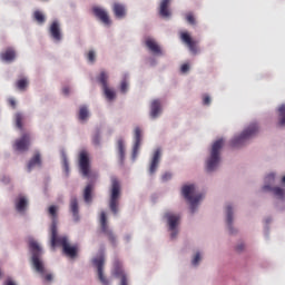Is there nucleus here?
Wrapping results in <instances>:
<instances>
[{
    "mask_svg": "<svg viewBox=\"0 0 285 285\" xmlns=\"http://www.w3.org/2000/svg\"><path fill=\"white\" fill-rule=\"evenodd\" d=\"M202 261V255L199 253H197L194 257V259L191 261V264L194 266H197V264H199V262Z\"/></svg>",
    "mask_w": 285,
    "mask_h": 285,
    "instance_id": "41",
    "label": "nucleus"
},
{
    "mask_svg": "<svg viewBox=\"0 0 285 285\" xmlns=\"http://www.w3.org/2000/svg\"><path fill=\"white\" fill-rule=\"evenodd\" d=\"M50 244L53 250L55 248H57V246H61L67 257H71V258L77 257V246H70L68 244V237L59 236V232L55 223L52 226H50Z\"/></svg>",
    "mask_w": 285,
    "mask_h": 285,
    "instance_id": "2",
    "label": "nucleus"
},
{
    "mask_svg": "<svg viewBox=\"0 0 285 285\" xmlns=\"http://www.w3.org/2000/svg\"><path fill=\"white\" fill-rule=\"evenodd\" d=\"M98 82L102 86L104 95L108 101H112L117 94L115 89L108 87V75L106 71H101L100 75L97 77Z\"/></svg>",
    "mask_w": 285,
    "mask_h": 285,
    "instance_id": "8",
    "label": "nucleus"
},
{
    "mask_svg": "<svg viewBox=\"0 0 285 285\" xmlns=\"http://www.w3.org/2000/svg\"><path fill=\"white\" fill-rule=\"evenodd\" d=\"M14 150L26 153L30 148V134H23L21 138L17 139L13 145Z\"/></svg>",
    "mask_w": 285,
    "mask_h": 285,
    "instance_id": "14",
    "label": "nucleus"
},
{
    "mask_svg": "<svg viewBox=\"0 0 285 285\" xmlns=\"http://www.w3.org/2000/svg\"><path fill=\"white\" fill-rule=\"evenodd\" d=\"M263 190L272 191L278 199H284L285 190L282 187H271V185H265Z\"/></svg>",
    "mask_w": 285,
    "mask_h": 285,
    "instance_id": "26",
    "label": "nucleus"
},
{
    "mask_svg": "<svg viewBox=\"0 0 285 285\" xmlns=\"http://www.w3.org/2000/svg\"><path fill=\"white\" fill-rule=\"evenodd\" d=\"M69 210L72 214L73 220L79 222V200L77 197L70 198Z\"/></svg>",
    "mask_w": 285,
    "mask_h": 285,
    "instance_id": "20",
    "label": "nucleus"
},
{
    "mask_svg": "<svg viewBox=\"0 0 285 285\" xmlns=\"http://www.w3.org/2000/svg\"><path fill=\"white\" fill-rule=\"evenodd\" d=\"M161 112V101L159 99H155L150 104V117L151 119H157L159 114Z\"/></svg>",
    "mask_w": 285,
    "mask_h": 285,
    "instance_id": "22",
    "label": "nucleus"
},
{
    "mask_svg": "<svg viewBox=\"0 0 285 285\" xmlns=\"http://www.w3.org/2000/svg\"><path fill=\"white\" fill-rule=\"evenodd\" d=\"M203 104H204L205 106H208V105L210 104V97L205 96L204 99H203Z\"/></svg>",
    "mask_w": 285,
    "mask_h": 285,
    "instance_id": "46",
    "label": "nucleus"
},
{
    "mask_svg": "<svg viewBox=\"0 0 285 285\" xmlns=\"http://www.w3.org/2000/svg\"><path fill=\"white\" fill-rule=\"evenodd\" d=\"M224 147V138L216 140L210 150V157L207 159L206 168L208 173H213L219 165V150Z\"/></svg>",
    "mask_w": 285,
    "mask_h": 285,
    "instance_id": "5",
    "label": "nucleus"
},
{
    "mask_svg": "<svg viewBox=\"0 0 285 285\" xmlns=\"http://www.w3.org/2000/svg\"><path fill=\"white\" fill-rule=\"evenodd\" d=\"M243 248H244V244H240V245H238V246L236 247V250L242 252Z\"/></svg>",
    "mask_w": 285,
    "mask_h": 285,
    "instance_id": "50",
    "label": "nucleus"
},
{
    "mask_svg": "<svg viewBox=\"0 0 285 285\" xmlns=\"http://www.w3.org/2000/svg\"><path fill=\"white\" fill-rule=\"evenodd\" d=\"M90 117V111H88V107L81 106L78 114V119L80 121H86Z\"/></svg>",
    "mask_w": 285,
    "mask_h": 285,
    "instance_id": "29",
    "label": "nucleus"
},
{
    "mask_svg": "<svg viewBox=\"0 0 285 285\" xmlns=\"http://www.w3.org/2000/svg\"><path fill=\"white\" fill-rule=\"evenodd\" d=\"M100 141H101V137L99 136V132H97L92 137V144H94V146H99Z\"/></svg>",
    "mask_w": 285,
    "mask_h": 285,
    "instance_id": "39",
    "label": "nucleus"
},
{
    "mask_svg": "<svg viewBox=\"0 0 285 285\" xmlns=\"http://www.w3.org/2000/svg\"><path fill=\"white\" fill-rule=\"evenodd\" d=\"M119 199H121V183L117 177H112L109 188V208L114 215L119 213Z\"/></svg>",
    "mask_w": 285,
    "mask_h": 285,
    "instance_id": "3",
    "label": "nucleus"
},
{
    "mask_svg": "<svg viewBox=\"0 0 285 285\" xmlns=\"http://www.w3.org/2000/svg\"><path fill=\"white\" fill-rule=\"evenodd\" d=\"M173 0H161L160 1V7H159V14L160 17H164L165 19L170 17V2Z\"/></svg>",
    "mask_w": 285,
    "mask_h": 285,
    "instance_id": "23",
    "label": "nucleus"
},
{
    "mask_svg": "<svg viewBox=\"0 0 285 285\" xmlns=\"http://www.w3.org/2000/svg\"><path fill=\"white\" fill-rule=\"evenodd\" d=\"M117 146L120 159H124V155H126V146L124 145V139H119L117 141Z\"/></svg>",
    "mask_w": 285,
    "mask_h": 285,
    "instance_id": "35",
    "label": "nucleus"
},
{
    "mask_svg": "<svg viewBox=\"0 0 285 285\" xmlns=\"http://www.w3.org/2000/svg\"><path fill=\"white\" fill-rule=\"evenodd\" d=\"M105 262H106V259L104 258V255L97 256L96 258L92 259V264H94V266H96V268L98 271V279H99L100 284L110 285V281H108V278H106V276L104 275Z\"/></svg>",
    "mask_w": 285,
    "mask_h": 285,
    "instance_id": "9",
    "label": "nucleus"
},
{
    "mask_svg": "<svg viewBox=\"0 0 285 285\" xmlns=\"http://www.w3.org/2000/svg\"><path fill=\"white\" fill-rule=\"evenodd\" d=\"M83 199L86 204H90L92 202V185H87L83 191Z\"/></svg>",
    "mask_w": 285,
    "mask_h": 285,
    "instance_id": "30",
    "label": "nucleus"
},
{
    "mask_svg": "<svg viewBox=\"0 0 285 285\" xmlns=\"http://www.w3.org/2000/svg\"><path fill=\"white\" fill-rule=\"evenodd\" d=\"M13 119H14L17 129L23 130V121L26 119V116H23V114L21 112H16Z\"/></svg>",
    "mask_w": 285,
    "mask_h": 285,
    "instance_id": "28",
    "label": "nucleus"
},
{
    "mask_svg": "<svg viewBox=\"0 0 285 285\" xmlns=\"http://www.w3.org/2000/svg\"><path fill=\"white\" fill-rule=\"evenodd\" d=\"M16 88L18 90H26L28 88V79L27 78H21L16 82Z\"/></svg>",
    "mask_w": 285,
    "mask_h": 285,
    "instance_id": "34",
    "label": "nucleus"
},
{
    "mask_svg": "<svg viewBox=\"0 0 285 285\" xmlns=\"http://www.w3.org/2000/svg\"><path fill=\"white\" fill-rule=\"evenodd\" d=\"M8 104L9 106H11V108H17V101L14 100V98H9Z\"/></svg>",
    "mask_w": 285,
    "mask_h": 285,
    "instance_id": "44",
    "label": "nucleus"
},
{
    "mask_svg": "<svg viewBox=\"0 0 285 285\" xmlns=\"http://www.w3.org/2000/svg\"><path fill=\"white\" fill-rule=\"evenodd\" d=\"M36 166H41V154L36 153L27 165L28 173L32 171Z\"/></svg>",
    "mask_w": 285,
    "mask_h": 285,
    "instance_id": "24",
    "label": "nucleus"
},
{
    "mask_svg": "<svg viewBox=\"0 0 285 285\" xmlns=\"http://www.w3.org/2000/svg\"><path fill=\"white\" fill-rule=\"evenodd\" d=\"M92 12L95 17H97V19L101 21V23H104L105 26H110V17L105 9H102L101 7H94Z\"/></svg>",
    "mask_w": 285,
    "mask_h": 285,
    "instance_id": "16",
    "label": "nucleus"
},
{
    "mask_svg": "<svg viewBox=\"0 0 285 285\" xmlns=\"http://www.w3.org/2000/svg\"><path fill=\"white\" fill-rule=\"evenodd\" d=\"M4 285H17V283H14V281H12V278H8V279L4 282Z\"/></svg>",
    "mask_w": 285,
    "mask_h": 285,
    "instance_id": "47",
    "label": "nucleus"
},
{
    "mask_svg": "<svg viewBox=\"0 0 285 285\" xmlns=\"http://www.w3.org/2000/svg\"><path fill=\"white\" fill-rule=\"evenodd\" d=\"M48 213H49L50 217L52 218L51 226H53V224H56V228H57V206L51 205L48 209Z\"/></svg>",
    "mask_w": 285,
    "mask_h": 285,
    "instance_id": "32",
    "label": "nucleus"
},
{
    "mask_svg": "<svg viewBox=\"0 0 285 285\" xmlns=\"http://www.w3.org/2000/svg\"><path fill=\"white\" fill-rule=\"evenodd\" d=\"M16 58H17V51H14V49H12V48H7L0 55V59L2 61H6L7 63L14 61Z\"/></svg>",
    "mask_w": 285,
    "mask_h": 285,
    "instance_id": "21",
    "label": "nucleus"
},
{
    "mask_svg": "<svg viewBox=\"0 0 285 285\" xmlns=\"http://www.w3.org/2000/svg\"><path fill=\"white\" fill-rule=\"evenodd\" d=\"M63 169L66 170V173H68L69 170V165H68V158H63V163H62Z\"/></svg>",
    "mask_w": 285,
    "mask_h": 285,
    "instance_id": "45",
    "label": "nucleus"
},
{
    "mask_svg": "<svg viewBox=\"0 0 285 285\" xmlns=\"http://www.w3.org/2000/svg\"><path fill=\"white\" fill-rule=\"evenodd\" d=\"M165 219H167V224L169 226V230H171V239L177 237V226L179 225V215L167 212L165 214Z\"/></svg>",
    "mask_w": 285,
    "mask_h": 285,
    "instance_id": "12",
    "label": "nucleus"
},
{
    "mask_svg": "<svg viewBox=\"0 0 285 285\" xmlns=\"http://www.w3.org/2000/svg\"><path fill=\"white\" fill-rule=\"evenodd\" d=\"M134 147H132V158L136 159L139 155V148H141V128L136 127L134 129Z\"/></svg>",
    "mask_w": 285,
    "mask_h": 285,
    "instance_id": "15",
    "label": "nucleus"
},
{
    "mask_svg": "<svg viewBox=\"0 0 285 285\" xmlns=\"http://www.w3.org/2000/svg\"><path fill=\"white\" fill-rule=\"evenodd\" d=\"M29 250L31 253V262L35 271L39 273L42 277L43 282H52V274L46 271L43 266V262L41 261V255H43V250L41 249V245L38 244L33 238H29Z\"/></svg>",
    "mask_w": 285,
    "mask_h": 285,
    "instance_id": "1",
    "label": "nucleus"
},
{
    "mask_svg": "<svg viewBox=\"0 0 285 285\" xmlns=\"http://www.w3.org/2000/svg\"><path fill=\"white\" fill-rule=\"evenodd\" d=\"M49 35L53 39V41H61V26L59 21L55 20L49 27Z\"/></svg>",
    "mask_w": 285,
    "mask_h": 285,
    "instance_id": "17",
    "label": "nucleus"
},
{
    "mask_svg": "<svg viewBox=\"0 0 285 285\" xmlns=\"http://www.w3.org/2000/svg\"><path fill=\"white\" fill-rule=\"evenodd\" d=\"M173 178V174L171 173H165L161 177L163 181H168V179Z\"/></svg>",
    "mask_w": 285,
    "mask_h": 285,
    "instance_id": "43",
    "label": "nucleus"
},
{
    "mask_svg": "<svg viewBox=\"0 0 285 285\" xmlns=\"http://www.w3.org/2000/svg\"><path fill=\"white\" fill-rule=\"evenodd\" d=\"M27 206H28V199L26 197L20 196L16 200V209L18 210V213H23V210H26Z\"/></svg>",
    "mask_w": 285,
    "mask_h": 285,
    "instance_id": "27",
    "label": "nucleus"
},
{
    "mask_svg": "<svg viewBox=\"0 0 285 285\" xmlns=\"http://www.w3.org/2000/svg\"><path fill=\"white\" fill-rule=\"evenodd\" d=\"M87 59L88 61H90V63H95V59H96L95 51L90 50L87 55Z\"/></svg>",
    "mask_w": 285,
    "mask_h": 285,
    "instance_id": "40",
    "label": "nucleus"
},
{
    "mask_svg": "<svg viewBox=\"0 0 285 285\" xmlns=\"http://www.w3.org/2000/svg\"><path fill=\"white\" fill-rule=\"evenodd\" d=\"M120 92L126 94L128 92V81L122 80L120 83Z\"/></svg>",
    "mask_w": 285,
    "mask_h": 285,
    "instance_id": "38",
    "label": "nucleus"
},
{
    "mask_svg": "<svg viewBox=\"0 0 285 285\" xmlns=\"http://www.w3.org/2000/svg\"><path fill=\"white\" fill-rule=\"evenodd\" d=\"M100 230L104 235H106V237H108L112 246H117V237L112 233L110 226H108V217L106 216V212L100 213Z\"/></svg>",
    "mask_w": 285,
    "mask_h": 285,
    "instance_id": "7",
    "label": "nucleus"
},
{
    "mask_svg": "<svg viewBox=\"0 0 285 285\" xmlns=\"http://www.w3.org/2000/svg\"><path fill=\"white\" fill-rule=\"evenodd\" d=\"M62 92H63V95H70V88L65 87V88L62 89Z\"/></svg>",
    "mask_w": 285,
    "mask_h": 285,
    "instance_id": "49",
    "label": "nucleus"
},
{
    "mask_svg": "<svg viewBox=\"0 0 285 285\" xmlns=\"http://www.w3.org/2000/svg\"><path fill=\"white\" fill-rule=\"evenodd\" d=\"M282 184H285V176L282 178Z\"/></svg>",
    "mask_w": 285,
    "mask_h": 285,
    "instance_id": "51",
    "label": "nucleus"
},
{
    "mask_svg": "<svg viewBox=\"0 0 285 285\" xmlns=\"http://www.w3.org/2000/svg\"><path fill=\"white\" fill-rule=\"evenodd\" d=\"M266 179H267L268 181H275V174H269V175L266 177Z\"/></svg>",
    "mask_w": 285,
    "mask_h": 285,
    "instance_id": "48",
    "label": "nucleus"
},
{
    "mask_svg": "<svg viewBox=\"0 0 285 285\" xmlns=\"http://www.w3.org/2000/svg\"><path fill=\"white\" fill-rule=\"evenodd\" d=\"M259 132V126L257 124L249 125L239 136L235 137L230 146L232 148H240V146H244L248 139H252V137H255Z\"/></svg>",
    "mask_w": 285,
    "mask_h": 285,
    "instance_id": "4",
    "label": "nucleus"
},
{
    "mask_svg": "<svg viewBox=\"0 0 285 285\" xmlns=\"http://www.w3.org/2000/svg\"><path fill=\"white\" fill-rule=\"evenodd\" d=\"M33 19L35 21H37V23H39L40 26H42V23H46V16L43 14V12L37 10L33 12Z\"/></svg>",
    "mask_w": 285,
    "mask_h": 285,
    "instance_id": "31",
    "label": "nucleus"
},
{
    "mask_svg": "<svg viewBox=\"0 0 285 285\" xmlns=\"http://www.w3.org/2000/svg\"><path fill=\"white\" fill-rule=\"evenodd\" d=\"M180 40L183 41V43H185V46H187L188 50L193 55H197V52H199L197 40H194L193 37H190V33H188L187 31L180 32Z\"/></svg>",
    "mask_w": 285,
    "mask_h": 285,
    "instance_id": "11",
    "label": "nucleus"
},
{
    "mask_svg": "<svg viewBox=\"0 0 285 285\" xmlns=\"http://www.w3.org/2000/svg\"><path fill=\"white\" fill-rule=\"evenodd\" d=\"M226 213H227V226L230 230L233 228V207L227 206Z\"/></svg>",
    "mask_w": 285,
    "mask_h": 285,
    "instance_id": "33",
    "label": "nucleus"
},
{
    "mask_svg": "<svg viewBox=\"0 0 285 285\" xmlns=\"http://www.w3.org/2000/svg\"><path fill=\"white\" fill-rule=\"evenodd\" d=\"M185 19L190 26H195L197 23V21L195 20V14H193V12L186 13Z\"/></svg>",
    "mask_w": 285,
    "mask_h": 285,
    "instance_id": "37",
    "label": "nucleus"
},
{
    "mask_svg": "<svg viewBox=\"0 0 285 285\" xmlns=\"http://www.w3.org/2000/svg\"><path fill=\"white\" fill-rule=\"evenodd\" d=\"M114 276L120 279V285H128V276L124 272V266L119 259L114 262Z\"/></svg>",
    "mask_w": 285,
    "mask_h": 285,
    "instance_id": "13",
    "label": "nucleus"
},
{
    "mask_svg": "<svg viewBox=\"0 0 285 285\" xmlns=\"http://www.w3.org/2000/svg\"><path fill=\"white\" fill-rule=\"evenodd\" d=\"M181 195L189 202L191 213H195L197 205L202 202V194H195V185H185L181 188Z\"/></svg>",
    "mask_w": 285,
    "mask_h": 285,
    "instance_id": "6",
    "label": "nucleus"
},
{
    "mask_svg": "<svg viewBox=\"0 0 285 285\" xmlns=\"http://www.w3.org/2000/svg\"><path fill=\"white\" fill-rule=\"evenodd\" d=\"M281 120L278 122V126H285V105H282L278 108Z\"/></svg>",
    "mask_w": 285,
    "mask_h": 285,
    "instance_id": "36",
    "label": "nucleus"
},
{
    "mask_svg": "<svg viewBox=\"0 0 285 285\" xmlns=\"http://www.w3.org/2000/svg\"><path fill=\"white\" fill-rule=\"evenodd\" d=\"M159 159H161V149H156L149 166L150 175L157 173V167L159 166Z\"/></svg>",
    "mask_w": 285,
    "mask_h": 285,
    "instance_id": "19",
    "label": "nucleus"
},
{
    "mask_svg": "<svg viewBox=\"0 0 285 285\" xmlns=\"http://www.w3.org/2000/svg\"><path fill=\"white\" fill-rule=\"evenodd\" d=\"M188 70H190V65L189 63H184L180 67V71L184 72V73L188 72Z\"/></svg>",
    "mask_w": 285,
    "mask_h": 285,
    "instance_id": "42",
    "label": "nucleus"
},
{
    "mask_svg": "<svg viewBox=\"0 0 285 285\" xmlns=\"http://www.w3.org/2000/svg\"><path fill=\"white\" fill-rule=\"evenodd\" d=\"M112 10H114V14L118 19H124V17H126V7L124 4L114 3Z\"/></svg>",
    "mask_w": 285,
    "mask_h": 285,
    "instance_id": "25",
    "label": "nucleus"
},
{
    "mask_svg": "<svg viewBox=\"0 0 285 285\" xmlns=\"http://www.w3.org/2000/svg\"><path fill=\"white\" fill-rule=\"evenodd\" d=\"M79 170L82 177H90V158L88 151H81L79 155Z\"/></svg>",
    "mask_w": 285,
    "mask_h": 285,
    "instance_id": "10",
    "label": "nucleus"
},
{
    "mask_svg": "<svg viewBox=\"0 0 285 285\" xmlns=\"http://www.w3.org/2000/svg\"><path fill=\"white\" fill-rule=\"evenodd\" d=\"M145 45H146V48H148V50L153 52V55H158V56L164 55L161 47L159 46V43H157V41H155V39L147 38L145 41Z\"/></svg>",
    "mask_w": 285,
    "mask_h": 285,
    "instance_id": "18",
    "label": "nucleus"
}]
</instances>
